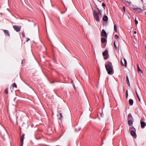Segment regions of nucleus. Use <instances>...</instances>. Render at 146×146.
I'll use <instances>...</instances> for the list:
<instances>
[{"label":"nucleus","mask_w":146,"mask_h":146,"mask_svg":"<svg viewBox=\"0 0 146 146\" xmlns=\"http://www.w3.org/2000/svg\"><path fill=\"white\" fill-rule=\"evenodd\" d=\"M135 93H136L137 96V98H138L139 101H140V98H139V95H138V94H137V91H135Z\"/></svg>","instance_id":"4be33fe9"},{"label":"nucleus","mask_w":146,"mask_h":146,"mask_svg":"<svg viewBox=\"0 0 146 146\" xmlns=\"http://www.w3.org/2000/svg\"><path fill=\"white\" fill-rule=\"evenodd\" d=\"M13 29L17 32H19L21 29V27L20 26H19L17 25H14L13 26Z\"/></svg>","instance_id":"7ed1b4c3"},{"label":"nucleus","mask_w":146,"mask_h":146,"mask_svg":"<svg viewBox=\"0 0 146 146\" xmlns=\"http://www.w3.org/2000/svg\"><path fill=\"white\" fill-rule=\"evenodd\" d=\"M126 78L127 83L128 86H129V87H130V86L129 82V79L128 76H126Z\"/></svg>","instance_id":"ddd939ff"},{"label":"nucleus","mask_w":146,"mask_h":146,"mask_svg":"<svg viewBox=\"0 0 146 146\" xmlns=\"http://www.w3.org/2000/svg\"><path fill=\"white\" fill-rule=\"evenodd\" d=\"M30 40V39H29V38H27V40H26V41H27V42H28L29 40Z\"/></svg>","instance_id":"a19ab883"},{"label":"nucleus","mask_w":146,"mask_h":146,"mask_svg":"<svg viewBox=\"0 0 146 146\" xmlns=\"http://www.w3.org/2000/svg\"><path fill=\"white\" fill-rule=\"evenodd\" d=\"M133 119L131 114L130 113H129L127 116V119L128 120H132Z\"/></svg>","instance_id":"9d476101"},{"label":"nucleus","mask_w":146,"mask_h":146,"mask_svg":"<svg viewBox=\"0 0 146 146\" xmlns=\"http://www.w3.org/2000/svg\"><path fill=\"white\" fill-rule=\"evenodd\" d=\"M137 8V7H134V8H133V10H134L135 11V9Z\"/></svg>","instance_id":"4c0bfd02"},{"label":"nucleus","mask_w":146,"mask_h":146,"mask_svg":"<svg viewBox=\"0 0 146 146\" xmlns=\"http://www.w3.org/2000/svg\"><path fill=\"white\" fill-rule=\"evenodd\" d=\"M135 25H137L138 23V21L136 19L135 20Z\"/></svg>","instance_id":"c85d7f7f"},{"label":"nucleus","mask_w":146,"mask_h":146,"mask_svg":"<svg viewBox=\"0 0 146 146\" xmlns=\"http://www.w3.org/2000/svg\"><path fill=\"white\" fill-rule=\"evenodd\" d=\"M117 27L116 25L114 24V30L115 32H117Z\"/></svg>","instance_id":"412c9836"},{"label":"nucleus","mask_w":146,"mask_h":146,"mask_svg":"<svg viewBox=\"0 0 146 146\" xmlns=\"http://www.w3.org/2000/svg\"><path fill=\"white\" fill-rule=\"evenodd\" d=\"M102 20L104 22L107 21L108 20V18L107 16L104 15L102 18Z\"/></svg>","instance_id":"9b49d317"},{"label":"nucleus","mask_w":146,"mask_h":146,"mask_svg":"<svg viewBox=\"0 0 146 146\" xmlns=\"http://www.w3.org/2000/svg\"><path fill=\"white\" fill-rule=\"evenodd\" d=\"M81 129V128L80 127L76 128L75 129V131L76 132H78L80 131Z\"/></svg>","instance_id":"6ab92c4d"},{"label":"nucleus","mask_w":146,"mask_h":146,"mask_svg":"<svg viewBox=\"0 0 146 146\" xmlns=\"http://www.w3.org/2000/svg\"><path fill=\"white\" fill-rule=\"evenodd\" d=\"M72 85L73 86V87H74V90L76 91V88L75 87V86L74 84H73Z\"/></svg>","instance_id":"2f4dec72"},{"label":"nucleus","mask_w":146,"mask_h":146,"mask_svg":"<svg viewBox=\"0 0 146 146\" xmlns=\"http://www.w3.org/2000/svg\"><path fill=\"white\" fill-rule=\"evenodd\" d=\"M102 6L103 7H105L106 6V4L104 3H102Z\"/></svg>","instance_id":"473e14b6"},{"label":"nucleus","mask_w":146,"mask_h":146,"mask_svg":"<svg viewBox=\"0 0 146 146\" xmlns=\"http://www.w3.org/2000/svg\"><path fill=\"white\" fill-rule=\"evenodd\" d=\"M114 46V50L115 52H117V47L119 48L118 46V43L117 42L115 43V42L114 41L113 43Z\"/></svg>","instance_id":"423d86ee"},{"label":"nucleus","mask_w":146,"mask_h":146,"mask_svg":"<svg viewBox=\"0 0 146 146\" xmlns=\"http://www.w3.org/2000/svg\"><path fill=\"white\" fill-rule=\"evenodd\" d=\"M28 21H29V22H33V21H31V20H28Z\"/></svg>","instance_id":"37998d69"},{"label":"nucleus","mask_w":146,"mask_h":146,"mask_svg":"<svg viewBox=\"0 0 146 146\" xmlns=\"http://www.w3.org/2000/svg\"><path fill=\"white\" fill-rule=\"evenodd\" d=\"M145 14L146 15V11L145 12Z\"/></svg>","instance_id":"de8ad7c7"},{"label":"nucleus","mask_w":146,"mask_h":146,"mask_svg":"<svg viewBox=\"0 0 146 146\" xmlns=\"http://www.w3.org/2000/svg\"><path fill=\"white\" fill-rule=\"evenodd\" d=\"M5 92L6 94H8V89L7 88H6L5 89Z\"/></svg>","instance_id":"393cba45"},{"label":"nucleus","mask_w":146,"mask_h":146,"mask_svg":"<svg viewBox=\"0 0 146 146\" xmlns=\"http://www.w3.org/2000/svg\"><path fill=\"white\" fill-rule=\"evenodd\" d=\"M105 47V45L104 46L102 47L103 48H104Z\"/></svg>","instance_id":"a18cd8bd"},{"label":"nucleus","mask_w":146,"mask_h":146,"mask_svg":"<svg viewBox=\"0 0 146 146\" xmlns=\"http://www.w3.org/2000/svg\"><path fill=\"white\" fill-rule=\"evenodd\" d=\"M135 138H136V137H134Z\"/></svg>","instance_id":"8fccbe9b"},{"label":"nucleus","mask_w":146,"mask_h":146,"mask_svg":"<svg viewBox=\"0 0 146 146\" xmlns=\"http://www.w3.org/2000/svg\"><path fill=\"white\" fill-rule=\"evenodd\" d=\"M140 124L141 127L142 128H144L145 126H146V123H145L143 121V119H141L140 120Z\"/></svg>","instance_id":"39448f33"},{"label":"nucleus","mask_w":146,"mask_h":146,"mask_svg":"<svg viewBox=\"0 0 146 146\" xmlns=\"http://www.w3.org/2000/svg\"><path fill=\"white\" fill-rule=\"evenodd\" d=\"M131 134L133 137H135L136 135L135 132L133 130H131L130 131Z\"/></svg>","instance_id":"4468645a"},{"label":"nucleus","mask_w":146,"mask_h":146,"mask_svg":"<svg viewBox=\"0 0 146 146\" xmlns=\"http://www.w3.org/2000/svg\"><path fill=\"white\" fill-rule=\"evenodd\" d=\"M133 100L132 99H130L129 100V103L130 105H132L133 104Z\"/></svg>","instance_id":"dca6fc26"},{"label":"nucleus","mask_w":146,"mask_h":146,"mask_svg":"<svg viewBox=\"0 0 146 146\" xmlns=\"http://www.w3.org/2000/svg\"><path fill=\"white\" fill-rule=\"evenodd\" d=\"M101 35L102 37H104L106 38L107 37V33L104 29L102 30Z\"/></svg>","instance_id":"20e7f679"},{"label":"nucleus","mask_w":146,"mask_h":146,"mask_svg":"<svg viewBox=\"0 0 146 146\" xmlns=\"http://www.w3.org/2000/svg\"><path fill=\"white\" fill-rule=\"evenodd\" d=\"M128 96V90H127L126 91V97L127 98Z\"/></svg>","instance_id":"a878e982"},{"label":"nucleus","mask_w":146,"mask_h":146,"mask_svg":"<svg viewBox=\"0 0 146 146\" xmlns=\"http://www.w3.org/2000/svg\"><path fill=\"white\" fill-rule=\"evenodd\" d=\"M131 129H135V128L133 126H131Z\"/></svg>","instance_id":"f704fd0d"},{"label":"nucleus","mask_w":146,"mask_h":146,"mask_svg":"<svg viewBox=\"0 0 146 146\" xmlns=\"http://www.w3.org/2000/svg\"><path fill=\"white\" fill-rule=\"evenodd\" d=\"M101 117H102V116L104 115V114L102 112V113H101Z\"/></svg>","instance_id":"ea45409f"},{"label":"nucleus","mask_w":146,"mask_h":146,"mask_svg":"<svg viewBox=\"0 0 146 146\" xmlns=\"http://www.w3.org/2000/svg\"><path fill=\"white\" fill-rule=\"evenodd\" d=\"M99 1H101V0H98Z\"/></svg>","instance_id":"49530a36"},{"label":"nucleus","mask_w":146,"mask_h":146,"mask_svg":"<svg viewBox=\"0 0 146 146\" xmlns=\"http://www.w3.org/2000/svg\"><path fill=\"white\" fill-rule=\"evenodd\" d=\"M126 2L127 3H129V5H130L131 3V2H128L127 1H126Z\"/></svg>","instance_id":"72a5a7b5"},{"label":"nucleus","mask_w":146,"mask_h":146,"mask_svg":"<svg viewBox=\"0 0 146 146\" xmlns=\"http://www.w3.org/2000/svg\"><path fill=\"white\" fill-rule=\"evenodd\" d=\"M25 136V134L24 133H23L22 134V135L21 137H24Z\"/></svg>","instance_id":"58836bf2"},{"label":"nucleus","mask_w":146,"mask_h":146,"mask_svg":"<svg viewBox=\"0 0 146 146\" xmlns=\"http://www.w3.org/2000/svg\"><path fill=\"white\" fill-rule=\"evenodd\" d=\"M35 138H36V139H39L40 138V137H39L38 138L37 137H36Z\"/></svg>","instance_id":"79ce46f5"},{"label":"nucleus","mask_w":146,"mask_h":146,"mask_svg":"<svg viewBox=\"0 0 146 146\" xmlns=\"http://www.w3.org/2000/svg\"><path fill=\"white\" fill-rule=\"evenodd\" d=\"M59 115H60V119H62V118L63 117V116L62 114V113H59Z\"/></svg>","instance_id":"cd10ccee"},{"label":"nucleus","mask_w":146,"mask_h":146,"mask_svg":"<svg viewBox=\"0 0 146 146\" xmlns=\"http://www.w3.org/2000/svg\"><path fill=\"white\" fill-rule=\"evenodd\" d=\"M108 55L106 56H105L104 57V59L105 60L107 59L108 58Z\"/></svg>","instance_id":"bb28decb"},{"label":"nucleus","mask_w":146,"mask_h":146,"mask_svg":"<svg viewBox=\"0 0 146 146\" xmlns=\"http://www.w3.org/2000/svg\"><path fill=\"white\" fill-rule=\"evenodd\" d=\"M108 50H106L104 52L102 53V55L104 56H106L108 55Z\"/></svg>","instance_id":"f8f14e48"},{"label":"nucleus","mask_w":146,"mask_h":146,"mask_svg":"<svg viewBox=\"0 0 146 146\" xmlns=\"http://www.w3.org/2000/svg\"><path fill=\"white\" fill-rule=\"evenodd\" d=\"M122 9L124 11V12H125V8L124 7H123Z\"/></svg>","instance_id":"c9c22d12"},{"label":"nucleus","mask_w":146,"mask_h":146,"mask_svg":"<svg viewBox=\"0 0 146 146\" xmlns=\"http://www.w3.org/2000/svg\"><path fill=\"white\" fill-rule=\"evenodd\" d=\"M135 12L138 13H140L142 11V10L140 8L137 7V8L135 9Z\"/></svg>","instance_id":"6e6552de"},{"label":"nucleus","mask_w":146,"mask_h":146,"mask_svg":"<svg viewBox=\"0 0 146 146\" xmlns=\"http://www.w3.org/2000/svg\"><path fill=\"white\" fill-rule=\"evenodd\" d=\"M12 86L13 87H15L16 88H17V84H16V83H14L12 85Z\"/></svg>","instance_id":"b1692460"},{"label":"nucleus","mask_w":146,"mask_h":146,"mask_svg":"<svg viewBox=\"0 0 146 146\" xmlns=\"http://www.w3.org/2000/svg\"><path fill=\"white\" fill-rule=\"evenodd\" d=\"M97 14L98 15V14L99 15L100 17H102V11H99V12H97Z\"/></svg>","instance_id":"aec40b11"},{"label":"nucleus","mask_w":146,"mask_h":146,"mask_svg":"<svg viewBox=\"0 0 146 146\" xmlns=\"http://www.w3.org/2000/svg\"><path fill=\"white\" fill-rule=\"evenodd\" d=\"M106 41V39L105 38H101V42L102 43H104Z\"/></svg>","instance_id":"f3484780"},{"label":"nucleus","mask_w":146,"mask_h":146,"mask_svg":"<svg viewBox=\"0 0 146 146\" xmlns=\"http://www.w3.org/2000/svg\"><path fill=\"white\" fill-rule=\"evenodd\" d=\"M105 66L109 74L111 75L113 74V66L110 62L108 61L106 62L105 64Z\"/></svg>","instance_id":"f257e3e1"},{"label":"nucleus","mask_w":146,"mask_h":146,"mask_svg":"<svg viewBox=\"0 0 146 146\" xmlns=\"http://www.w3.org/2000/svg\"><path fill=\"white\" fill-rule=\"evenodd\" d=\"M137 70H138L139 71H140L141 73H142L143 72H142V70L140 69L138 65V64H137Z\"/></svg>","instance_id":"5701e85b"},{"label":"nucleus","mask_w":146,"mask_h":146,"mask_svg":"<svg viewBox=\"0 0 146 146\" xmlns=\"http://www.w3.org/2000/svg\"><path fill=\"white\" fill-rule=\"evenodd\" d=\"M115 38L117 39L118 38H119L118 36L117 35H115Z\"/></svg>","instance_id":"c756f323"},{"label":"nucleus","mask_w":146,"mask_h":146,"mask_svg":"<svg viewBox=\"0 0 146 146\" xmlns=\"http://www.w3.org/2000/svg\"><path fill=\"white\" fill-rule=\"evenodd\" d=\"M23 33L22 35L23 37H25V34H24V33H23Z\"/></svg>","instance_id":"e433bc0d"},{"label":"nucleus","mask_w":146,"mask_h":146,"mask_svg":"<svg viewBox=\"0 0 146 146\" xmlns=\"http://www.w3.org/2000/svg\"><path fill=\"white\" fill-rule=\"evenodd\" d=\"M96 10L97 11V12H99V11H102L101 10H100L98 8H97Z\"/></svg>","instance_id":"7c9ffc66"},{"label":"nucleus","mask_w":146,"mask_h":146,"mask_svg":"<svg viewBox=\"0 0 146 146\" xmlns=\"http://www.w3.org/2000/svg\"><path fill=\"white\" fill-rule=\"evenodd\" d=\"M132 120H128V123L129 126H132L133 124Z\"/></svg>","instance_id":"2eb2a0df"},{"label":"nucleus","mask_w":146,"mask_h":146,"mask_svg":"<svg viewBox=\"0 0 146 146\" xmlns=\"http://www.w3.org/2000/svg\"><path fill=\"white\" fill-rule=\"evenodd\" d=\"M24 137H21L20 142L21 143V146H23V141Z\"/></svg>","instance_id":"a211bd4d"},{"label":"nucleus","mask_w":146,"mask_h":146,"mask_svg":"<svg viewBox=\"0 0 146 146\" xmlns=\"http://www.w3.org/2000/svg\"><path fill=\"white\" fill-rule=\"evenodd\" d=\"M134 33L135 34H136V31H135L134 32Z\"/></svg>","instance_id":"c03bdc74"},{"label":"nucleus","mask_w":146,"mask_h":146,"mask_svg":"<svg viewBox=\"0 0 146 146\" xmlns=\"http://www.w3.org/2000/svg\"><path fill=\"white\" fill-rule=\"evenodd\" d=\"M3 31L4 32L5 35L6 36H10V34L9 33V32L8 30H4Z\"/></svg>","instance_id":"1a4fd4ad"},{"label":"nucleus","mask_w":146,"mask_h":146,"mask_svg":"<svg viewBox=\"0 0 146 146\" xmlns=\"http://www.w3.org/2000/svg\"><path fill=\"white\" fill-rule=\"evenodd\" d=\"M22 63H23V61L22 62V63H21L22 64Z\"/></svg>","instance_id":"09e8293b"},{"label":"nucleus","mask_w":146,"mask_h":146,"mask_svg":"<svg viewBox=\"0 0 146 146\" xmlns=\"http://www.w3.org/2000/svg\"><path fill=\"white\" fill-rule=\"evenodd\" d=\"M123 60L124 62V64L122 62V60H121L120 61L121 65L123 66H125V67H126L127 65V61L125 58H124Z\"/></svg>","instance_id":"0eeeda50"},{"label":"nucleus","mask_w":146,"mask_h":146,"mask_svg":"<svg viewBox=\"0 0 146 146\" xmlns=\"http://www.w3.org/2000/svg\"><path fill=\"white\" fill-rule=\"evenodd\" d=\"M97 12L96 10H94V11L93 15L94 18L97 21L99 22L100 19L98 15L97 14Z\"/></svg>","instance_id":"f03ea898"}]
</instances>
